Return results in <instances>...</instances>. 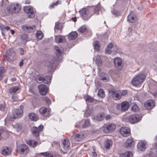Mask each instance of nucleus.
Returning <instances> with one entry per match:
<instances>
[{
  "label": "nucleus",
  "instance_id": "obj_1",
  "mask_svg": "<svg viewBox=\"0 0 157 157\" xmlns=\"http://www.w3.org/2000/svg\"><path fill=\"white\" fill-rule=\"evenodd\" d=\"M90 7L83 8L79 11L83 19L85 21L89 20L94 14Z\"/></svg>",
  "mask_w": 157,
  "mask_h": 157
},
{
  "label": "nucleus",
  "instance_id": "obj_2",
  "mask_svg": "<svg viewBox=\"0 0 157 157\" xmlns=\"http://www.w3.org/2000/svg\"><path fill=\"white\" fill-rule=\"evenodd\" d=\"M16 58V52L13 48L9 49L7 50L5 55L3 56V62L6 60L8 62L14 61Z\"/></svg>",
  "mask_w": 157,
  "mask_h": 157
},
{
  "label": "nucleus",
  "instance_id": "obj_3",
  "mask_svg": "<svg viewBox=\"0 0 157 157\" xmlns=\"http://www.w3.org/2000/svg\"><path fill=\"white\" fill-rule=\"evenodd\" d=\"M129 106L128 102L126 101H124L121 104L117 105L116 109L117 111V113H114L116 114H118L120 113L127 110Z\"/></svg>",
  "mask_w": 157,
  "mask_h": 157
},
{
  "label": "nucleus",
  "instance_id": "obj_4",
  "mask_svg": "<svg viewBox=\"0 0 157 157\" xmlns=\"http://www.w3.org/2000/svg\"><path fill=\"white\" fill-rule=\"evenodd\" d=\"M146 77L144 74L138 75L133 78L132 81V84L134 86H137L143 83Z\"/></svg>",
  "mask_w": 157,
  "mask_h": 157
},
{
  "label": "nucleus",
  "instance_id": "obj_5",
  "mask_svg": "<svg viewBox=\"0 0 157 157\" xmlns=\"http://www.w3.org/2000/svg\"><path fill=\"white\" fill-rule=\"evenodd\" d=\"M24 11L27 14L29 18H33L36 13V9L31 6H26L24 7Z\"/></svg>",
  "mask_w": 157,
  "mask_h": 157
},
{
  "label": "nucleus",
  "instance_id": "obj_6",
  "mask_svg": "<svg viewBox=\"0 0 157 157\" xmlns=\"http://www.w3.org/2000/svg\"><path fill=\"white\" fill-rule=\"evenodd\" d=\"M127 118L129 123L132 124H134L140 121L141 117L139 114H134L129 116Z\"/></svg>",
  "mask_w": 157,
  "mask_h": 157
},
{
  "label": "nucleus",
  "instance_id": "obj_7",
  "mask_svg": "<svg viewBox=\"0 0 157 157\" xmlns=\"http://www.w3.org/2000/svg\"><path fill=\"white\" fill-rule=\"evenodd\" d=\"M116 128V125L113 123L105 124L103 126V131L104 132L108 133L113 132Z\"/></svg>",
  "mask_w": 157,
  "mask_h": 157
},
{
  "label": "nucleus",
  "instance_id": "obj_8",
  "mask_svg": "<svg viewBox=\"0 0 157 157\" xmlns=\"http://www.w3.org/2000/svg\"><path fill=\"white\" fill-rule=\"evenodd\" d=\"M113 62L115 67L119 70H121L123 68L122 59L118 57L114 58Z\"/></svg>",
  "mask_w": 157,
  "mask_h": 157
},
{
  "label": "nucleus",
  "instance_id": "obj_9",
  "mask_svg": "<svg viewBox=\"0 0 157 157\" xmlns=\"http://www.w3.org/2000/svg\"><path fill=\"white\" fill-rule=\"evenodd\" d=\"M13 115L10 117V119L12 121L15 118L21 117L22 116L23 110L20 108L15 109L13 110Z\"/></svg>",
  "mask_w": 157,
  "mask_h": 157
},
{
  "label": "nucleus",
  "instance_id": "obj_10",
  "mask_svg": "<svg viewBox=\"0 0 157 157\" xmlns=\"http://www.w3.org/2000/svg\"><path fill=\"white\" fill-rule=\"evenodd\" d=\"M59 56H57L56 58L55 57L51 58L47 63V67L50 69L53 68L56 65V63L58 61H59Z\"/></svg>",
  "mask_w": 157,
  "mask_h": 157
},
{
  "label": "nucleus",
  "instance_id": "obj_11",
  "mask_svg": "<svg viewBox=\"0 0 157 157\" xmlns=\"http://www.w3.org/2000/svg\"><path fill=\"white\" fill-rule=\"evenodd\" d=\"M85 137V135L84 134L81 133L72 136L71 140L72 143L75 144H77L78 142L84 139Z\"/></svg>",
  "mask_w": 157,
  "mask_h": 157
},
{
  "label": "nucleus",
  "instance_id": "obj_12",
  "mask_svg": "<svg viewBox=\"0 0 157 157\" xmlns=\"http://www.w3.org/2000/svg\"><path fill=\"white\" fill-rule=\"evenodd\" d=\"M17 150L19 152L23 154L26 155L29 151L28 146L24 144H21L19 145L17 147Z\"/></svg>",
  "mask_w": 157,
  "mask_h": 157
},
{
  "label": "nucleus",
  "instance_id": "obj_13",
  "mask_svg": "<svg viewBox=\"0 0 157 157\" xmlns=\"http://www.w3.org/2000/svg\"><path fill=\"white\" fill-rule=\"evenodd\" d=\"M44 127L43 125H40L38 128L37 127H33L32 129V131L33 134L36 136L39 135V132L42 131Z\"/></svg>",
  "mask_w": 157,
  "mask_h": 157
},
{
  "label": "nucleus",
  "instance_id": "obj_14",
  "mask_svg": "<svg viewBox=\"0 0 157 157\" xmlns=\"http://www.w3.org/2000/svg\"><path fill=\"white\" fill-rule=\"evenodd\" d=\"M130 130L128 127H121L120 130L121 134L124 136H127L130 133Z\"/></svg>",
  "mask_w": 157,
  "mask_h": 157
},
{
  "label": "nucleus",
  "instance_id": "obj_15",
  "mask_svg": "<svg viewBox=\"0 0 157 157\" xmlns=\"http://www.w3.org/2000/svg\"><path fill=\"white\" fill-rule=\"evenodd\" d=\"M38 88L39 92L42 95H45L47 93L48 88L45 85H40L38 86Z\"/></svg>",
  "mask_w": 157,
  "mask_h": 157
},
{
  "label": "nucleus",
  "instance_id": "obj_16",
  "mask_svg": "<svg viewBox=\"0 0 157 157\" xmlns=\"http://www.w3.org/2000/svg\"><path fill=\"white\" fill-rule=\"evenodd\" d=\"M134 142L132 138L131 137L127 140L125 142L124 145L126 148L133 147L134 145Z\"/></svg>",
  "mask_w": 157,
  "mask_h": 157
},
{
  "label": "nucleus",
  "instance_id": "obj_17",
  "mask_svg": "<svg viewBox=\"0 0 157 157\" xmlns=\"http://www.w3.org/2000/svg\"><path fill=\"white\" fill-rule=\"evenodd\" d=\"M147 143L145 141H140L137 144L138 149L141 151H144L146 148Z\"/></svg>",
  "mask_w": 157,
  "mask_h": 157
},
{
  "label": "nucleus",
  "instance_id": "obj_18",
  "mask_svg": "<svg viewBox=\"0 0 157 157\" xmlns=\"http://www.w3.org/2000/svg\"><path fill=\"white\" fill-rule=\"evenodd\" d=\"M116 44L113 43H110L107 46L106 48L105 49V53L108 54H111L112 53V51L111 49L114 48Z\"/></svg>",
  "mask_w": 157,
  "mask_h": 157
},
{
  "label": "nucleus",
  "instance_id": "obj_19",
  "mask_svg": "<svg viewBox=\"0 0 157 157\" xmlns=\"http://www.w3.org/2000/svg\"><path fill=\"white\" fill-rule=\"evenodd\" d=\"M155 105V102L153 100H149L144 103V107L147 109H150Z\"/></svg>",
  "mask_w": 157,
  "mask_h": 157
},
{
  "label": "nucleus",
  "instance_id": "obj_20",
  "mask_svg": "<svg viewBox=\"0 0 157 157\" xmlns=\"http://www.w3.org/2000/svg\"><path fill=\"white\" fill-rule=\"evenodd\" d=\"M64 23H61L59 21H57L55 23L54 27L55 30H59L60 33L62 32V29L63 28Z\"/></svg>",
  "mask_w": 157,
  "mask_h": 157
},
{
  "label": "nucleus",
  "instance_id": "obj_21",
  "mask_svg": "<svg viewBox=\"0 0 157 157\" xmlns=\"http://www.w3.org/2000/svg\"><path fill=\"white\" fill-rule=\"evenodd\" d=\"M13 10L14 13H17L21 10V6L18 3L12 4Z\"/></svg>",
  "mask_w": 157,
  "mask_h": 157
},
{
  "label": "nucleus",
  "instance_id": "obj_22",
  "mask_svg": "<svg viewBox=\"0 0 157 157\" xmlns=\"http://www.w3.org/2000/svg\"><path fill=\"white\" fill-rule=\"evenodd\" d=\"M137 20L136 16L133 13H130L128 17V20L130 22L134 23Z\"/></svg>",
  "mask_w": 157,
  "mask_h": 157
},
{
  "label": "nucleus",
  "instance_id": "obj_23",
  "mask_svg": "<svg viewBox=\"0 0 157 157\" xmlns=\"http://www.w3.org/2000/svg\"><path fill=\"white\" fill-rule=\"evenodd\" d=\"M38 79L40 81H42L45 83H47L49 82L51 80L50 77L48 76L44 78L40 75L38 76Z\"/></svg>",
  "mask_w": 157,
  "mask_h": 157
},
{
  "label": "nucleus",
  "instance_id": "obj_24",
  "mask_svg": "<svg viewBox=\"0 0 157 157\" xmlns=\"http://www.w3.org/2000/svg\"><path fill=\"white\" fill-rule=\"evenodd\" d=\"M39 112L44 117H47L49 114L48 111L45 107L40 108L39 109Z\"/></svg>",
  "mask_w": 157,
  "mask_h": 157
},
{
  "label": "nucleus",
  "instance_id": "obj_25",
  "mask_svg": "<svg viewBox=\"0 0 157 157\" xmlns=\"http://www.w3.org/2000/svg\"><path fill=\"white\" fill-rule=\"evenodd\" d=\"M113 98L115 100H117L120 99L121 98V95H120L119 91H112Z\"/></svg>",
  "mask_w": 157,
  "mask_h": 157
},
{
  "label": "nucleus",
  "instance_id": "obj_26",
  "mask_svg": "<svg viewBox=\"0 0 157 157\" xmlns=\"http://www.w3.org/2000/svg\"><path fill=\"white\" fill-rule=\"evenodd\" d=\"M63 147V148L67 150L69 149L70 145V143L68 139H65L62 141Z\"/></svg>",
  "mask_w": 157,
  "mask_h": 157
},
{
  "label": "nucleus",
  "instance_id": "obj_27",
  "mask_svg": "<svg viewBox=\"0 0 157 157\" xmlns=\"http://www.w3.org/2000/svg\"><path fill=\"white\" fill-rule=\"evenodd\" d=\"M104 114L103 113H99L94 117V120L98 121H101L104 119Z\"/></svg>",
  "mask_w": 157,
  "mask_h": 157
},
{
  "label": "nucleus",
  "instance_id": "obj_28",
  "mask_svg": "<svg viewBox=\"0 0 157 157\" xmlns=\"http://www.w3.org/2000/svg\"><path fill=\"white\" fill-rule=\"evenodd\" d=\"M11 150L9 149L7 147H3L2 151V154L5 155H9L11 152Z\"/></svg>",
  "mask_w": 157,
  "mask_h": 157
},
{
  "label": "nucleus",
  "instance_id": "obj_29",
  "mask_svg": "<svg viewBox=\"0 0 157 157\" xmlns=\"http://www.w3.org/2000/svg\"><path fill=\"white\" fill-rule=\"evenodd\" d=\"M94 60L95 61L96 63L98 66H100L102 65V61L100 56L99 55L97 56L94 57Z\"/></svg>",
  "mask_w": 157,
  "mask_h": 157
},
{
  "label": "nucleus",
  "instance_id": "obj_30",
  "mask_svg": "<svg viewBox=\"0 0 157 157\" xmlns=\"http://www.w3.org/2000/svg\"><path fill=\"white\" fill-rule=\"evenodd\" d=\"M29 117L31 120L33 121H36L38 119L37 116L33 113H29Z\"/></svg>",
  "mask_w": 157,
  "mask_h": 157
},
{
  "label": "nucleus",
  "instance_id": "obj_31",
  "mask_svg": "<svg viewBox=\"0 0 157 157\" xmlns=\"http://www.w3.org/2000/svg\"><path fill=\"white\" fill-rule=\"evenodd\" d=\"M78 36V33L76 32H71L69 34V39H75Z\"/></svg>",
  "mask_w": 157,
  "mask_h": 157
},
{
  "label": "nucleus",
  "instance_id": "obj_32",
  "mask_svg": "<svg viewBox=\"0 0 157 157\" xmlns=\"http://www.w3.org/2000/svg\"><path fill=\"white\" fill-rule=\"evenodd\" d=\"M55 49L56 52V54L59 56H60L63 53V50L62 47L56 46L55 47Z\"/></svg>",
  "mask_w": 157,
  "mask_h": 157
},
{
  "label": "nucleus",
  "instance_id": "obj_33",
  "mask_svg": "<svg viewBox=\"0 0 157 157\" xmlns=\"http://www.w3.org/2000/svg\"><path fill=\"white\" fill-rule=\"evenodd\" d=\"M100 77L101 79L104 82H106L109 80V75L106 73L102 74Z\"/></svg>",
  "mask_w": 157,
  "mask_h": 157
},
{
  "label": "nucleus",
  "instance_id": "obj_34",
  "mask_svg": "<svg viewBox=\"0 0 157 157\" xmlns=\"http://www.w3.org/2000/svg\"><path fill=\"white\" fill-rule=\"evenodd\" d=\"M25 28L28 32L30 33L35 32L36 27L35 25H33L32 26H25Z\"/></svg>",
  "mask_w": 157,
  "mask_h": 157
},
{
  "label": "nucleus",
  "instance_id": "obj_35",
  "mask_svg": "<svg viewBox=\"0 0 157 157\" xmlns=\"http://www.w3.org/2000/svg\"><path fill=\"white\" fill-rule=\"evenodd\" d=\"M133 154L131 152L128 151L120 155V157H132Z\"/></svg>",
  "mask_w": 157,
  "mask_h": 157
},
{
  "label": "nucleus",
  "instance_id": "obj_36",
  "mask_svg": "<svg viewBox=\"0 0 157 157\" xmlns=\"http://www.w3.org/2000/svg\"><path fill=\"white\" fill-rule=\"evenodd\" d=\"M104 145L106 149H109L112 146V141L110 140H107L105 141Z\"/></svg>",
  "mask_w": 157,
  "mask_h": 157
},
{
  "label": "nucleus",
  "instance_id": "obj_37",
  "mask_svg": "<svg viewBox=\"0 0 157 157\" xmlns=\"http://www.w3.org/2000/svg\"><path fill=\"white\" fill-rule=\"evenodd\" d=\"M87 30V28L85 25H83L80 27L78 30V32L80 33H83Z\"/></svg>",
  "mask_w": 157,
  "mask_h": 157
},
{
  "label": "nucleus",
  "instance_id": "obj_38",
  "mask_svg": "<svg viewBox=\"0 0 157 157\" xmlns=\"http://www.w3.org/2000/svg\"><path fill=\"white\" fill-rule=\"evenodd\" d=\"M112 53L113 54L115 55L117 54H120L121 53V49L116 45L114 48L113 50L112 51Z\"/></svg>",
  "mask_w": 157,
  "mask_h": 157
},
{
  "label": "nucleus",
  "instance_id": "obj_39",
  "mask_svg": "<svg viewBox=\"0 0 157 157\" xmlns=\"http://www.w3.org/2000/svg\"><path fill=\"white\" fill-rule=\"evenodd\" d=\"M36 36L37 39H42L44 37V34L42 31H37L36 33Z\"/></svg>",
  "mask_w": 157,
  "mask_h": 157
},
{
  "label": "nucleus",
  "instance_id": "obj_40",
  "mask_svg": "<svg viewBox=\"0 0 157 157\" xmlns=\"http://www.w3.org/2000/svg\"><path fill=\"white\" fill-rule=\"evenodd\" d=\"M27 144L32 147H35L37 145L38 143L34 140H30L27 141Z\"/></svg>",
  "mask_w": 157,
  "mask_h": 157
},
{
  "label": "nucleus",
  "instance_id": "obj_41",
  "mask_svg": "<svg viewBox=\"0 0 157 157\" xmlns=\"http://www.w3.org/2000/svg\"><path fill=\"white\" fill-rule=\"evenodd\" d=\"M100 10L101 7L100 4H98L97 6H95L94 9V13L97 14H99V12Z\"/></svg>",
  "mask_w": 157,
  "mask_h": 157
},
{
  "label": "nucleus",
  "instance_id": "obj_42",
  "mask_svg": "<svg viewBox=\"0 0 157 157\" xmlns=\"http://www.w3.org/2000/svg\"><path fill=\"white\" fill-rule=\"evenodd\" d=\"M19 88L18 86H14L11 88L9 89V92L10 94H12L16 92L19 90Z\"/></svg>",
  "mask_w": 157,
  "mask_h": 157
},
{
  "label": "nucleus",
  "instance_id": "obj_43",
  "mask_svg": "<svg viewBox=\"0 0 157 157\" xmlns=\"http://www.w3.org/2000/svg\"><path fill=\"white\" fill-rule=\"evenodd\" d=\"M94 47L95 49L99 50L100 49V43L98 41H95L94 43Z\"/></svg>",
  "mask_w": 157,
  "mask_h": 157
},
{
  "label": "nucleus",
  "instance_id": "obj_44",
  "mask_svg": "<svg viewBox=\"0 0 157 157\" xmlns=\"http://www.w3.org/2000/svg\"><path fill=\"white\" fill-rule=\"evenodd\" d=\"M12 7V4L8 6L6 9L7 12L10 14H13V8Z\"/></svg>",
  "mask_w": 157,
  "mask_h": 157
},
{
  "label": "nucleus",
  "instance_id": "obj_45",
  "mask_svg": "<svg viewBox=\"0 0 157 157\" xmlns=\"http://www.w3.org/2000/svg\"><path fill=\"white\" fill-rule=\"evenodd\" d=\"M98 96L101 98H103L105 96V94L104 91L102 89H100L98 94Z\"/></svg>",
  "mask_w": 157,
  "mask_h": 157
},
{
  "label": "nucleus",
  "instance_id": "obj_46",
  "mask_svg": "<svg viewBox=\"0 0 157 157\" xmlns=\"http://www.w3.org/2000/svg\"><path fill=\"white\" fill-rule=\"evenodd\" d=\"M131 109L134 112H137L139 110V108L136 104H134L132 106Z\"/></svg>",
  "mask_w": 157,
  "mask_h": 157
},
{
  "label": "nucleus",
  "instance_id": "obj_47",
  "mask_svg": "<svg viewBox=\"0 0 157 157\" xmlns=\"http://www.w3.org/2000/svg\"><path fill=\"white\" fill-rule=\"evenodd\" d=\"M84 98L86 101L88 102H92L94 101L93 98L89 96H86Z\"/></svg>",
  "mask_w": 157,
  "mask_h": 157
},
{
  "label": "nucleus",
  "instance_id": "obj_48",
  "mask_svg": "<svg viewBox=\"0 0 157 157\" xmlns=\"http://www.w3.org/2000/svg\"><path fill=\"white\" fill-rule=\"evenodd\" d=\"M5 71L4 67H0V81L3 78V73Z\"/></svg>",
  "mask_w": 157,
  "mask_h": 157
},
{
  "label": "nucleus",
  "instance_id": "obj_49",
  "mask_svg": "<svg viewBox=\"0 0 157 157\" xmlns=\"http://www.w3.org/2000/svg\"><path fill=\"white\" fill-rule=\"evenodd\" d=\"M90 121L89 119L85 120V122L84 124L82 126L83 128H85L87 127L89 125H90Z\"/></svg>",
  "mask_w": 157,
  "mask_h": 157
},
{
  "label": "nucleus",
  "instance_id": "obj_50",
  "mask_svg": "<svg viewBox=\"0 0 157 157\" xmlns=\"http://www.w3.org/2000/svg\"><path fill=\"white\" fill-rule=\"evenodd\" d=\"M65 36L61 35H58L55 36V39H65Z\"/></svg>",
  "mask_w": 157,
  "mask_h": 157
},
{
  "label": "nucleus",
  "instance_id": "obj_51",
  "mask_svg": "<svg viewBox=\"0 0 157 157\" xmlns=\"http://www.w3.org/2000/svg\"><path fill=\"white\" fill-rule=\"evenodd\" d=\"M121 97L126 95L127 93V91L126 90H122L119 91Z\"/></svg>",
  "mask_w": 157,
  "mask_h": 157
},
{
  "label": "nucleus",
  "instance_id": "obj_52",
  "mask_svg": "<svg viewBox=\"0 0 157 157\" xmlns=\"http://www.w3.org/2000/svg\"><path fill=\"white\" fill-rule=\"evenodd\" d=\"M61 3V2L58 1L55 3H54L50 7L51 8H54L55 6H57L59 4Z\"/></svg>",
  "mask_w": 157,
  "mask_h": 157
},
{
  "label": "nucleus",
  "instance_id": "obj_53",
  "mask_svg": "<svg viewBox=\"0 0 157 157\" xmlns=\"http://www.w3.org/2000/svg\"><path fill=\"white\" fill-rule=\"evenodd\" d=\"M91 113V112H90L88 110H86V112L84 114V116H86V117H88Z\"/></svg>",
  "mask_w": 157,
  "mask_h": 157
},
{
  "label": "nucleus",
  "instance_id": "obj_54",
  "mask_svg": "<svg viewBox=\"0 0 157 157\" xmlns=\"http://www.w3.org/2000/svg\"><path fill=\"white\" fill-rule=\"evenodd\" d=\"M15 126L17 131H19L21 129V126L19 124H16Z\"/></svg>",
  "mask_w": 157,
  "mask_h": 157
},
{
  "label": "nucleus",
  "instance_id": "obj_55",
  "mask_svg": "<svg viewBox=\"0 0 157 157\" xmlns=\"http://www.w3.org/2000/svg\"><path fill=\"white\" fill-rule=\"evenodd\" d=\"M22 39H27L28 38V35L26 34H24L21 36Z\"/></svg>",
  "mask_w": 157,
  "mask_h": 157
},
{
  "label": "nucleus",
  "instance_id": "obj_56",
  "mask_svg": "<svg viewBox=\"0 0 157 157\" xmlns=\"http://www.w3.org/2000/svg\"><path fill=\"white\" fill-rule=\"evenodd\" d=\"M19 53L21 55H22L24 54V50L21 48H20L19 49Z\"/></svg>",
  "mask_w": 157,
  "mask_h": 157
},
{
  "label": "nucleus",
  "instance_id": "obj_57",
  "mask_svg": "<svg viewBox=\"0 0 157 157\" xmlns=\"http://www.w3.org/2000/svg\"><path fill=\"white\" fill-rule=\"evenodd\" d=\"M45 100L48 104H50L51 103V101L48 98H45Z\"/></svg>",
  "mask_w": 157,
  "mask_h": 157
},
{
  "label": "nucleus",
  "instance_id": "obj_58",
  "mask_svg": "<svg viewBox=\"0 0 157 157\" xmlns=\"http://www.w3.org/2000/svg\"><path fill=\"white\" fill-rule=\"evenodd\" d=\"M4 131L2 129H0V140L2 139V134L3 133Z\"/></svg>",
  "mask_w": 157,
  "mask_h": 157
},
{
  "label": "nucleus",
  "instance_id": "obj_59",
  "mask_svg": "<svg viewBox=\"0 0 157 157\" xmlns=\"http://www.w3.org/2000/svg\"><path fill=\"white\" fill-rule=\"evenodd\" d=\"M24 3L25 4H29L30 3V0H24Z\"/></svg>",
  "mask_w": 157,
  "mask_h": 157
},
{
  "label": "nucleus",
  "instance_id": "obj_60",
  "mask_svg": "<svg viewBox=\"0 0 157 157\" xmlns=\"http://www.w3.org/2000/svg\"><path fill=\"white\" fill-rule=\"evenodd\" d=\"M12 99L13 101H15L17 99V97L14 95H13L12 96Z\"/></svg>",
  "mask_w": 157,
  "mask_h": 157
},
{
  "label": "nucleus",
  "instance_id": "obj_61",
  "mask_svg": "<svg viewBox=\"0 0 157 157\" xmlns=\"http://www.w3.org/2000/svg\"><path fill=\"white\" fill-rule=\"evenodd\" d=\"M111 116L109 115H106L105 117V119L106 120H107L111 118Z\"/></svg>",
  "mask_w": 157,
  "mask_h": 157
},
{
  "label": "nucleus",
  "instance_id": "obj_62",
  "mask_svg": "<svg viewBox=\"0 0 157 157\" xmlns=\"http://www.w3.org/2000/svg\"><path fill=\"white\" fill-rule=\"evenodd\" d=\"M71 20L72 21L74 22H75L77 21V17H72L71 18Z\"/></svg>",
  "mask_w": 157,
  "mask_h": 157
},
{
  "label": "nucleus",
  "instance_id": "obj_63",
  "mask_svg": "<svg viewBox=\"0 0 157 157\" xmlns=\"http://www.w3.org/2000/svg\"><path fill=\"white\" fill-rule=\"evenodd\" d=\"M23 60L21 59V61H20V62L19 63V66L20 67H21L23 65Z\"/></svg>",
  "mask_w": 157,
  "mask_h": 157
},
{
  "label": "nucleus",
  "instance_id": "obj_64",
  "mask_svg": "<svg viewBox=\"0 0 157 157\" xmlns=\"http://www.w3.org/2000/svg\"><path fill=\"white\" fill-rule=\"evenodd\" d=\"M5 109V107L2 105H0V109L1 110H4Z\"/></svg>",
  "mask_w": 157,
  "mask_h": 157
}]
</instances>
